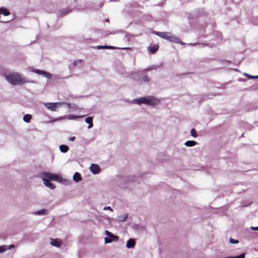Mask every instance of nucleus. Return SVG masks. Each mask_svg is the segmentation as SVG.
Here are the masks:
<instances>
[{
  "mask_svg": "<svg viewBox=\"0 0 258 258\" xmlns=\"http://www.w3.org/2000/svg\"><path fill=\"white\" fill-rule=\"evenodd\" d=\"M91 172L94 174H98L100 171L99 166L95 164H92L90 167Z\"/></svg>",
  "mask_w": 258,
  "mask_h": 258,
  "instance_id": "8",
  "label": "nucleus"
},
{
  "mask_svg": "<svg viewBox=\"0 0 258 258\" xmlns=\"http://www.w3.org/2000/svg\"><path fill=\"white\" fill-rule=\"evenodd\" d=\"M97 47L99 49L106 48H107V46H105V45H99V46H97Z\"/></svg>",
  "mask_w": 258,
  "mask_h": 258,
  "instance_id": "32",
  "label": "nucleus"
},
{
  "mask_svg": "<svg viewBox=\"0 0 258 258\" xmlns=\"http://www.w3.org/2000/svg\"><path fill=\"white\" fill-rule=\"evenodd\" d=\"M59 150L62 153H66L69 150V147L65 145H61L59 146Z\"/></svg>",
  "mask_w": 258,
  "mask_h": 258,
  "instance_id": "18",
  "label": "nucleus"
},
{
  "mask_svg": "<svg viewBox=\"0 0 258 258\" xmlns=\"http://www.w3.org/2000/svg\"><path fill=\"white\" fill-rule=\"evenodd\" d=\"M7 247L6 245L0 246V253H3L7 250Z\"/></svg>",
  "mask_w": 258,
  "mask_h": 258,
  "instance_id": "24",
  "label": "nucleus"
},
{
  "mask_svg": "<svg viewBox=\"0 0 258 258\" xmlns=\"http://www.w3.org/2000/svg\"><path fill=\"white\" fill-rule=\"evenodd\" d=\"M50 244L51 245L56 247H60L63 243L62 241L60 239H53L51 238H50Z\"/></svg>",
  "mask_w": 258,
  "mask_h": 258,
  "instance_id": "7",
  "label": "nucleus"
},
{
  "mask_svg": "<svg viewBox=\"0 0 258 258\" xmlns=\"http://www.w3.org/2000/svg\"><path fill=\"white\" fill-rule=\"evenodd\" d=\"M127 214H124L123 215H121L117 217V220L119 222H124L127 219Z\"/></svg>",
  "mask_w": 258,
  "mask_h": 258,
  "instance_id": "14",
  "label": "nucleus"
},
{
  "mask_svg": "<svg viewBox=\"0 0 258 258\" xmlns=\"http://www.w3.org/2000/svg\"><path fill=\"white\" fill-rule=\"evenodd\" d=\"M76 138L75 137H70L69 140L72 142H73L75 141Z\"/></svg>",
  "mask_w": 258,
  "mask_h": 258,
  "instance_id": "33",
  "label": "nucleus"
},
{
  "mask_svg": "<svg viewBox=\"0 0 258 258\" xmlns=\"http://www.w3.org/2000/svg\"><path fill=\"white\" fill-rule=\"evenodd\" d=\"M122 49H131V48H130V47H125V48H123Z\"/></svg>",
  "mask_w": 258,
  "mask_h": 258,
  "instance_id": "37",
  "label": "nucleus"
},
{
  "mask_svg": "<svg viewBox=\"0 0 258 258\" xmlns=\"http://www.w3.org/2000/svg\"><path fill=\"white\" fill-rule=\"evenodd\" d=\"M153 33L158 35L160 37L165 39L170 42L175 43H179L181 45L184 44V43L180 41L179 38L173 35L169 32H154Z\"/></svg>",
  "mask_w": 258,
  "mask_h": 258,
  "instance_id": "4",
  "label": "nucleus"
},
{
  "mask_svg": "<svg viewBox=\"0 0 258 258\" xmlns=\"http://www.w3.org/2000/svg\"><path fill=\"white\" fill-rule=\"evenodd\" d=\"M68 108H70V112H71L73 110H75L77 109L78 107L75 104H73L72 105L70 104V107H68Z\"/></svg>",
  "mask_w": 258,
  "mask_h": 258,
  "instance_id": "25",
  "label": "nucleus"
},
{
  "mask_svg": "<svg viewBox=\"0 0 258 258\" xmlns=\"http://www.w3.org/2000/svg\"><path fill=\"white\" fill-rule=\"evenodd\" d=\"M135 241L134 239L131 238L128 239L126 244V246L127 248H132L135 247Z\"/></svg>",
  "mask_w": 258,
  "mask_h": 258,
  "instance_id": "9",
  "label": "nucleus"
},
{
  "mask_svg": "<svg viewBox=\"0 0 258 258\" xmlns=\"http://www.w3.org/2000/svg\"><path fill=\"white\" fill-rule=\"evenodd\" d=\"M81 62V60H76L74 62V66H76L78 62Z\"/></svg>",
  "mask_w": 258,
  "mask_h": 258,
  "instance_id": "34",
  "label": "nucleus"
},
{
  "mask_svg": "<svg viewBox=\"0 0 258 258\" xmlns=\"http://www.w3.org/2000/svg\"><path fill=\"white\" fill-rule=\"evenodd\" d=\"M4 15V16H8L10 15V12L7 11L6 8H0V15Z\"/></svg>",
  "mask_w": 258,
  "mask_h": 258,
  "instance_id": "19",
  "label": "nucleus"
},
{
  "mask_svg": "<svg viewBox=\"0 0 258 258\" xmlns=\"http://www.w3.org/2000/svg\"><path fill=\"white\" fill-rule=\"evenodd\" d=\"M253 230H257L258 231V227H251L250 228Z\"/></svg>",
  "mask_w": 258,
  "mask_h": 258,
  "instance_id": "36",
  "label": "nucleus"
},
{
  "mask_svg": "<svg viewBox=\"0 0 258 258\" xmlns=\"http://www.w3.org/2000/svg\"><path fill=\"white\" fill-rule=\"evenodd\" d=\"M144 75V72L143 71L138 72L136 73H132L131 75V78L134 79H137V77Z\"/></svg>",
  "mask_w": 258,
  "mask_h": 258,
  "instance_id": "13",
  "label": "nucleus"
},
{
  "mask_svg": "<svg viewBox=\"0 0 258 258\" xmlns=\"http://www.w3.org/2000/svg\"><path fill=\"white\" fill-rule=\"evenodd\" d=\"M158 47H159V46L158 45L154 44L152 47H151L150 48V51L152 53H154L157 50V49H158Z\"/></svg>",
  "mask_w": 258,
  "mask_h": 258,
  "instance_id": "20",
  "label": "nucleus"
},
{
  "mask_svg": "<svg viewBox=\"0 0 258 258\" xmlns=\"http://www.w3.org/2000/svg\"><path fill=\"white\" fill-rule=\"evenodd\" d=\"M62 105H66L67 107H70V104L63 102L55 103H44V105L48 110L52 111H56L57 108L60 107Z\"/></svg>",
  "mask_w": 258,
  "mask_h": 258,
  "instance_id": "5",
  "label": "nucleus"
},
{
  "mask_svg": "<svg viewBox=\"0 0 258 258\" xmlns=\"http://www.w3.org/2000/svg\"><path fill=\"white\" fill-rule=\"evenodd\" d=\"M191 45H195L196 44L195 43H194V44H190Z\"/></svg>",
  "mask_w": 258,
  "mask_h": 258,
  "instance_id": "38",
  "label": "nucleus"
},
{
  "mask_svg": "<svg viewBox=\"0 0 258 258\" xmlns=\"http://www.w3.org/2000/svg\"><path fill=\"white\" fill-rule=\"evenodd\" d=\"M244 75L246 76L247 77H248L249 79L258 78V76H251V75H249V74H246V73H244Z\"/></svg>",
  "mask_w": 258,
  "mask_h": 258,
  "instance_id": "26",
  "label": "nucleus"
},
{
  "mask_svg": "<svg viewBox=\"0 0 258 258\" xmlns=\"http://www.w3.org/2000/svg\"><path fill=\"white\" fill-rule=\"evenodd\" d=\"M104 210H109L111 212L113 211L112 209L110 206H106L103 208Z\"/></svg>",
  "mask_w": 258,
  "mask_h": 258,
  "instance_id": "30",
  "label": "nucleus"
},
{
  "mask_svg": "<svg viewBox=\"0 0 258 258\" xmlns=\"http://www.w3.org/2000/svg\"><path fill=\"white\" fill-rule=\"evenodd\" d=\"M44 184L47 187L51 189H54L55 187V186L51 183L49 181L47 180H43Z\"/></svg>",
  "mask_w": 258,
  "mask_h": 258,
  "instance_id": "12",
  "label": "nucleus"
},
{
  "mask_svg": "<svg viewBox=\"0 0 258 258\" xmlns=\"http://www.w3.org/2000/svg\"><path fill=\"white\" fill-rule=\"evenodd\" d=\"M132 102L138 105L145 104L147 105L155 106L159 103L160 99L153 96H147L134 99Z\"/></svg>",
  "mask_w": 258,
  "mask_h": 258,
  "instance_id": "3",
  "label": "nucleus"
},
{
  "mask_svg": "<svg viewBox=\"0 0 258 258\" xmlns=\"http://www.w3.org/2000/svg\"><path fill=\"white\" fill-rule=\"evenodd\" d=\"M191 136L194 138H196L198 136L197 132L195 128H192L190 131Z\"/></svg>",
  "mask_w": 258,
  "mask_h": 258,
  "instance_id": "22",
  "label": "nucleus"
},
{
  "mask_svg": "<svg viewBox=\"0 0 258 258\" xmlns=\"http://www.w3.org/2000/svg\"><path fill=\"white\" fill-rule=\"evenodd\" d=\"M197 144V143L195 141H187L184 143V145L186 147H193Z\"/></svg>",
  "mask_w": 258,
  "mask_h": 258,
  "instance_id": "17",
  "label": "nucleus"
},
{
  "mask_svg": "<svg viewBox=\"0 0 258 258\" xmlns=\"http://www.w3.org/2000/svg\"><path fill=\"white\" fill-rule=\"evenodd\" d=\"M30 71L31 72H33L35 73H36V74H37L38 75H42V73H43V71L39 70H31Z\"/></svg>",
  "mask_w": 258,
  "mask_h": 258,
  "instance_id": "27",
  "label": "nucleus"
},
{
  "mask_svg": "<svg viewBox=\"0 0 258 258\" xmlns=\"http://www.w3.org/2000/svg\"><path fill=\"white\" fill-rule=\"evenodd\" d=\"M142 80L144 82H148L150 81V79L148 77V76L145 75L143 77Z\"/></svg>",
  "mask_w": 258,
  "mask_h": 258,
  "instance_id": "29",
  "label": "nucleus"
},
{
  "mask_svg": "<svg viewBox=\"0 0 258 258\" xmlns=\"http://www.w3.org/2000/svg\"><path fill=\"white\" fill-rule=\"evenodd\" d=\"M32 115L31 114H25L23 117V119L24 120V122H27V123H28L30 121V120H31L32 119Z\"/></svg>",
  "mask_w": 258,
  "mask_h": 258,
  "instance_id": "16",
  "label": "nucleus"
},
{
  "mask_svg": "<svg viewBox=\"0 0 258 258\" xmlns=\"http://www.w3.org/2000/svg\"><path fill=\"white\" fill-rule=\"evenodd\" d=\"M93 118L91 116L87 117L85 119V122L88 124V128H91L93 127Z\"/></svg>",
  "mask_w": 258,
  "mask_h": 258,
  "instance_id": "11",
  "label": "nucleus"
},
{
  "mask_svg": "<svg viewBox=\"0 0 258 258\" xmlns=\"http://www.w3.org/2000/svg\"><path fill=\"white\" fill-rule=\"evenodd\" d=\"M229 242L231 244H236L239 242V241L237 239H233L232 238H230Z\"/></svg>",
  "mask_w": 258,
  "mask_h": 258,
  "instance_id": "28",
  "label": "nucleus"
},
{
  "mask_svg": "<svg viewBox=\"0 0 258 258\" xmlns=\"http://www.w3.org/2000/svg\"><path fill=\"white\" fill-rule=\"evenodd\" d=\"M47 210L46 209H41L33 213L35 215H46Z\"/></svg>",
  "mask_w": 258,
  "mask_h": 258,
  "instance_id": "15",
  "label": "nucleus"
},
{
  "mask_svg": "<svg viewBox=\"0 0 258 258\" xmlns=\"http://www.w3.org/2000/svg\"><path fill=\"white\" fill-rule=\"evenodd\" d=\"M41 178L42 180H54L63 184L68 183V180L63 177L60 174L45 172L41 174Z\"/></svg>",
  "mask_w": 258,
  "mask_h": 258,
  "instance_id": "2",
  "label": "nucleus"
},
{
  "mask_svg": "<svg viewBox=\"0 0 258 258\" xmlns=\"http://www.w3.org/2000/svg\"><path fill=\"white\" fill-rule=\"evenodd\" d=\"M108 48V49H115V48H117L113 47V46H107V48Z\"/></svg>",
  "mask_w": 258,
  "mask_h": 258,
  "instance_id": "35",
  "label": "nucleus"
},
{
  "mask_svg": "<svg viewBox=\"0 0 258 258\" xmlns=\"http://www.w3.org/2000/svg\"><path fill=\"white\" fill-rule=\"evenodd\" d=\"M6 80L13 85H22L28 82L27 78L17 72H12L5 75Z\"/></svg>",
  "mask_w": 258,
  "mask_h": 258,
  "instance_id": "1",
  "label": "nucleus"
},
{
  "mask_svg": "<svg viewBox=\"0 0 258 258\" xmlns=\"http://www.w3.org/2000/svg\"><path fill=\"white\" fill-rule=\"evenodd\" d=\"M105 233L108 237H105L104 238V242L105 243H109L111 242L112 241H117L118 240V237L117 236L114 235L112 234L109 231L106 230Z\"/></svg>",
  "mask_w": 258,
  "mask_h": 258,
  "instance_id": "6",
  "label": "nucleus"
},
{
  "mask_svg": "<svg viewBox=\"0 0 258 258\" xmlns=\"http://www.w3.org/2000/svg\"><path fill=\"white\" fill-rule=\"evenodd\" d=\"M43 77L46 78H47V79H50L51 78V75L48 73V72H45V71H43V73H42V75H41Z\"/></svg>",
  "mask_w": 258,
  "mask_h": 258,
  "instance_id": "21",
  "label": "nucleus"
},
{
  "mask_svg": "<svg viewBox=\"0 0 258 258\" xmlns=\"http://www.w3.org/2000/svg\"><path fill=\"white\" fill-rule=\"evenodd\" d=\"M83 116H75L72 114L69 115L68 116V118L69 119H74L75 118L82 117Z\"/></svg>",
  "mask_w": 258,
  "mask_h": 258,
  "instance_id": "23",
  "label": "nucleus"
},
{
  "mask_svg": "<svg viewBox=\"0 0 258 258\" xmlns=\"http://www.w3.org/2000/svg\"><path fill=\"white\" fill-rule=\"evenodd\" d=\"M6 247H7V249H11L15 247V245H13V244H11V245H6Z\"/></svg>",
  "mask_w": 258,
  "mask_h": 258,
  "instance_id": "31",
  "label": "nucleus"
},
{
  "mask_svg": "<svg viewBox=\"0 0 258 258\" xmlns=\"http://www.w3.org/2000/svg\"><path fill=\"white\" fill-rule=\"evenodd\" d=\"M73 180L78 182L81 181L82 179L81 174L79 172H75L73 176Z\"/></svg>",
  "mask_w": 258,
  "mask_h": 258,
  "instance_id": "10",
  "label": "nucleus"
},
{
  "mask_svg": "<svg viewBox=\"0 0 258 258\" xmlns=\"http://www.w3.org/2000/svg\"><path fill=\"white\" fill-rule=\"evenodd\" d=\"M58 120V119H56L55 120V121H57V120Z\"/></svg>",
  "mask_w": 258,
  "mask_h": 258,
  "instance_id": "39",
  "label": "nucleus"
}]
</instances>
